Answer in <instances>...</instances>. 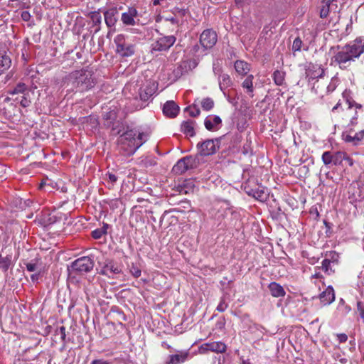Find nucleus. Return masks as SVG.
Listing matches in <instances>:
<instances>
[{
    "mask_svg": "<svg viewBox=\"0 0 364 364\" xmlns=\"http://www.w3.org/2000/svg\"><path fill=\"white\" fill-rule=\"evenodd\" d=\"M339 50L333 56L336 63L342 70H348L352 62L358 58L364 53V38L358 37L343 47L338 46Z\"/></svg>",
    "mask_w": 364,
    "mask_h": 364,
    "instance_id": "f257e3e1",
    "label": "nucleus"
},
{
    "mask_svg": "<svg viewBox=\"0 0 364 364\" xmlns=\"http://www.w3.org/2000/svg\"><path fill=\"white\" fill-rule=\"evenodd\" d=\"M144 134L130 129L120 134L117 139V148L124 155H132L144 143Z\"/></svg>",
    "mask_w": 364,
    "mask_h": 364,
    "instance_id": "f03ea898",
    "label": "nucleus"
},
{
    "mask_svg": "<svg viewBox=\"0 0 364 364\" xmlns=\"http://www.w3.org/2000/svg\"><path fill=\"white\" fill-rule=\"evenodd\" d=\"M73 75L74 77L73 86L77 92H83L95 86V80L89 71H75Z\"/></svg>",
    "mask_w": 364,
    "mask_h": 364,
    "instance_id": "7ed1b4c3",
    "label": "nucleus"
},
{
    "mask_svg": "<svg viewBox=\"0 0 364 364\" xmlns=\"http://www.w3.org/2000/svg\"><path fill=\"white\" fill-rule=\"evenodd\" d=\"M136 89V87L134 85H127L124 87L122 92L127 98H131V96L128 95L129 93L133 97L134 100H137L139 97L140 100L146 102L156 92V86L155 85L154 82H149L146 85L140 87L139 89L138 95H134V94H132L131 92L132 90L135 91Z\"/></svg>",
    "mask_w": 364,
    "mask_h": 364,
    "instance_id": "20e7f679",
    "label": "nucleus"
},
{
    "mask_svg": "<svg viewBox=\"0 0 364 364\" xmlns=\"http://www.w3.org/2000/svg\"><path fill=\"white\" fill-rule=\"evenodd\" d=\"M94 267V261L89 257H82L72 262L68 267L70 274L73 273L83 274L90 272Z\"/></svg>",
    "mask_w": 364,
    "mask_h": 364,
    "instance_id": "39448f33",
    "label": "nucleus"
},
{
    "mask_svg": "<svg viewBox=\"0 0 364 364\" xmlns=\"http://www.w3.org/2000/svg\"><path fill=\"white\" fill-rule=\"evenodd\" d=\"M223 136L214 139H207L197 144V148L201 156H210L216 153L220 149V141Z\"/></svg>",
    "mask_w": 364,
    "mask_h": 364,
    "instance_id": "423d86ee",
    "label": "nucleus"
},
{
    "mask_svg": "<svg viewBox=\"0 0 364 364\" xmlns=\"http://www.w3.org/2000/svg\"><path fill=\"white\" fill-rule=\"evenodd\" d=\"M92 236L95 239H101L104 237V242L105 244L107 243V248L109 250H112L113 240L112 236V227L104 223L101 228H97L92 232Z\"/></svg>",
    "mask_w": 364,
    "mask_h": 364,
    "instance_id": "0eeeda50",
    "label": "nucleus"
},
{
    "mask_svg": "<svg viewBox=\"0 0 364 364\" xmlns=\"http://www.w3.org/2000/svg\"><path fill=\"white\" fill-rule=\"evenodd\" d=\"M218 36L212 29L204 30L200 36V44L203 50L212 48L217 43Z\"/></svg>",
    "mask_w": 364,
    "mask_h": 364,
    "instance_id": "6e6552de",
    "label": "nucleus"
},
{
    "mask_svg": "<svg viewBox=\"0 0 364 364\" xmlns=\"http://www.w3.org/2000/svg\"><path fill=\"white\" fill-rule=\"evenodd\" d=\"M138 16L139 13L136 8L128 7L127 11L122 14L121 21L126 26H134L139 21Z\"/></svg>",
    "mask_w": 364,
    "mask_h": 364,
    "instance_id": "1a4fd4ad",
    "label": "nucleus"
},
{
    "mask_svg": "<svg viewBox=\"0 0 364 364\" xmlns=\"http://www.w3.org/2000/svg\"><path fill=\"white\" fill-rule=\"evenodd\" d=\"M174 36H167L159 38L152 44V50L155 51L168 50L176 42Z\"/></svg>",
    "mask_w": 364,
    "mask_h": 364,
    "instance_id": "9d476101",
    "label": "nucleus"
},
{
    "mask_svg": "<svg viewBox=\"0 0 364 364\" xmlns=\"http://www.w3.org/2000/svg\"><path fill=\"white\" fill-rule=\"evenodd\" d=\"M324 73V70L321 65L311 63L306 70V77L308 79V82L311 83V81L314 80L322 78Z\"/></svg>",
    "mask_w": 364,
    "mask_h": 364,
    "instance_id": "9b49d317",
    "label": "nucleus"
},
{
    "mask_svg": "<svg viewBox=\"0 0 364 364\" xmlns=\"http://www.w3.org/2000/svg\"><path fill=\"white\" fill-rule=\"evenodd\" d=\"M122 36H118L115 42L117 43V53L122 57L131 56L134 53V47L132 44L122 43Z\"/></svg>",
    "mask_w": 364,
    "mask_h": 364,
    "instance_id": "f8f14e48",
    "label": "nucleus"
},
{
    "mask_svg": "<svg viewBox=\"0 0 364 364\" xmlns=\"http://www.w3.org/2000/svg\"><path fill=\"white\" fill-rule=\"evenodd\" d=\"M226 348L227 346L224 343L221 341H214L203 343L200 347V351L203 353L210 351L221 353L225 352Z\"/></svg>",
    "mask_w": 364,
    "mask_h": 364,
    "instance_id": "ddd939ff",
    "label": "nucleus"
},
{
    "mask_svg": "<svg viewBox=\"0 0 364 364\" xmlns=\"http://www.w3.org/2000/svg\"><path fill=\"white\" fill-rule=\"evenodd\" d=\"M246 193L248 196H252L255 199L259 201H265L268 198V191L267 189L263 186H260L258 188H245Z\"/></svg>",
    "mask_w": 364,
    "mask_h": 364,
    "instance_id": "4468645a",
    "label": "nucleus"
},
{
    "mask_svg": "<svg viewBox=\"0 0 364 364\" xmlns=\"http://www.w3.org/2000/svg\"><path fill=\"white\" fill-rule=\"evenodd\" d=\"M222 119L219 116L208 115L204 121V125L207 130L214 132L220 129Z\"/></svg>",
    "mask_w": 364,
    "mask_h": 364,
    "instance_id": "2eb2a0df",
    "label": "nucleus"
},
{
    "mask_svg": "<svg viewBox=\"0 0 364 364\" xmlns=\"http://www.w3.org/2000/svg\"><path fill=\"white\" fill-rule=\"evenodd\" d=\"M179 110L178 105L173 100L167 101L163 107L164 114L169 118H175Z\"/></svg>",
    "mask_w": 364,
    "mask_h": 364,
    "instance_id": "dca6fc26",
    "label": "nucleus"
},
{
    "mask_svg": "<svg viewBox=\"0 0 364 364\" xmlns=\"http://www.w3.org/2000/svg\"><path fill=\"white\" fill-rule=\"evenodd\" d=\"M319 299L321 303L324 306L331 304L335 299L334 290L333 287H328L322 293L320 294Z\"/></svg>",
    "mask_w": 364,
    "mask_h": 364,
    "instance_id": "f3484780",
    "label": "nucleus"
},
{
    "mask_svg": "<svg viewBox=\"0 0 364 364\" xmlns=\"http://www.w3.org/2000/svg\"><path fill=\"white\" fill-rule=\"evenodd\" d=\"M312 84V91L315 92L320 98H323L326 94V82L324 80H316Z\"/></svg>",
    "mask_w": 364,
    "mask_h": 364,
    "instance_id": "a211bd4d",
    "label": "nucleus"
},
{
    "mask_svg": "<svg viewBox=\"0 0 364 364\" xmlns=\"http://www.w3.org/2000/svg\"><path fill=\"white\" fill-rule=\"evenodd\" d=\"M196 122L191 119L183 121L181 125V131L184 134L189 136H194L196 135L195 127Z\"/></svg>",
    "mask_w": 364,
    "mask_h": 364,
    "instance_id": "6ab92c4d",
    "label": "nucleus"
},
{
    "mask_svg": "<svg viewBox=\"0 0 364 364\" xmlns=\"http://www.w3.org/2000/svg\"><path fill=\"white\" fill-rule=\"evenodd\" d=\"M11 65V60L5 50H0V75L8 70Z\"/></svg>",
    "mask_w": 364,
    "mask_h": 364,
    "instance_id": "aec40b11",
    "label": "nucleus"
},
{
    "mask_svg": "<svg viewBox=\"0 0 364 364\" xmlns=\"http://www.w3.org/2000/svg\"><path fill=\"white\" fill-rule=\"evenodd\" d=\"M234 67L235 71L242 76L246 75L250 70V65L244 60H236Z\"/></svg>",
    "mask_w": 364,
    "mask_h": 364,
    "instance_id": "412c9836",
    "label": "nucleus"
},
{
    "mask_svg": "<svg viewBox=\"0 0 364 364\" xmlns=\"http://www.w3.org/2000/svg\"><path fill=\"white\" fill-rule=\"evenodd\" d=\"M268 288L270 291L271 295L274 297H282L284 296L286 292L284 288L276 282H271Z\"/></svg>",
    "mask_w": 364,
    "mask_h": 364,
    "instance_id": "4be33fe9",
    "label": "nucleus"
},
{
    "mask_svg": "<svg viewBox=\"0 0 364 364\" xmlns=\"http://www.w3.org/2000/svg\"><path fill=\"white\" fill-rule=\"evenodd\" d=\"M100 273L106 276L108 279H112L114 277V263L111 260L106 261L102 267Z\"/></svg>",
    "mask_w": 364,
    "mask_h": 364,
    "instance_id": "5701e85b",
    "label": "nucleus"
},
{
    "mask_svg": "<svg viewBox=\"0 0 364 364\" xmlns=\"http://www.w3.org/2000/svg\"><path fill=\"white\" fill-rule=\"evenodd\" d=\"M218 80L220 88L223 92L225 90L230 87L232 85V81L228 74L224 73L220 75Z\"/></svg>",
    "mask_w": 364,
    "mask_h": 364,
    "instance_id": "b1692460",
    "label": "nucleus"
},
{
    "mask_svg": "<svg viewBox=\"0 0 364 364\" xmlns=\"http://www.w3.org/2000/svg\"><path fill=\"white\" fill-rule=\"evenodd\" d=\"M28 91V87L26 86V85L23 82H19L16 85V86L13 90H9L8 94H9L11 95H18V94L23 95L24 93L27 92Z\"/></svg>",
    "mask_w": 364,
    "mask_h": 364,
    "instance_id": "393cba45",
    "label": "nucleus"
},
{
    "mask_svg": "<svg viewBox=\"0 0 364 364\" xmlns=\"http://www.w3.org/2000/svg\"><path fill=\"white\" fill-rule=\"evenodd\" d=\"M253 79L254 76L252 75H248L246 79L242 82V86L243 88L247 89V92L249 94H251L252 97L253 95Z\"/></svg>",
    "mask_w": 364,
    "mask_h": 364,
    "instance_id": "a878e982",
    "label": "nucleus"
},
{
    "mask_svg": "<svg viewBox=\"0 0 364 364\" xmlns=\"http://www.w3.org/2000/svg\"><path fill=\"white\" fill-rule=\"evenodd\" d=\"M272 78L274 83L277 85L281 86L284 84V78H285V73L279 70H277L274 72L272 75Z\"/></svg>",
    "mask_w": 364,
    "mask_h": 364,
    "instance_id": "bb28decb",
    "label": "nucleus"
},
{
    "mask_svg": "<svg viewBox=\"0 0 364 364\" xmlns=\"http://www.w3.org/2000/svg\"><path fill=\"white\" fill-rule=\"evenodd\" d=\"M350 161L346 154L343 151L333 152V164L337 166L341 164L343 160Z\"/></svg>",
    "mask_w": 364,
    "mask_h": 364,
    "instance_id": "cd10ccee",
    "label": "nucleus"
},
{
    "mask_svg": "<svg viewBox=\"0 0 364 364\" xmlns=\"http://www.w3.org/2000/svg\"><path fill=\"white\" fill-rule=\"evenodd\" d=\"M120 330H117L118 333H121L119 344H122L124 343H127L129 341V334L127 329L124 326L122 323H119Z\"/></svg>",
    "mask_w": 364,
    "mask_h": 364,
    "instance_id": "c85d7f7f",
    "label": "nucleus"
},
{
    "mask_svg": "<svg viewBox=\"0 0 364 364\" xmlns=\"http://www.w3.org/2000/svg\"><path fill=\"white\" fill-rule=\"evenodd\" d=\"M173 171L176 173L181 174L188 171V168L183 161V159L178 160L176 165L173 167Z\"/></svg>",
    "mask_w": 364,
    "mask_h": 364,
    "instance_id": "c756f323",
    "label": "nucleus"
},
{
    "mask_svg": "<svg viewBox=\"0 0 364 364\" xmlns=\"http://www.w3.org/2000/svg\"><path fill=\"white\" fill-rule=\"evenodd\" d=\"M200 105L204 111H210L215 105L213 100L210 97L203 98L200 102Z\"/></svg>",
    "mask_w": 364,
    "mask_h": 364,
    "instance_id": "7c9ffc66",
    "label": "nucleus"
},
{
    "mask_svg": "<svg viewBox=\"0 0 364 364\" xmlns=\"http://www.w3.org/2000/svg\"><path fill=\"white\" fill-rule=\"evenodd\" d=\"M187 358V354L184 355H170V360L167 363V364H179L181 363H183Z\"/></svg>",
    "mask_w": 364,
    "mask_h": 364,
    "instance_id": "2f4dec72",
    "label": "nucleus"
},
{
    "mask_svg": "<svg viewBox=\"0 0 364 364\" xmlns=\"http://www.w3.org/2000/svg\"><path fill=\"white\" fill-rule=\"evenodd\" d=\"M11 263V256L2 257L0 255V269L4 272H6Z\"/></svg>",
    "mask_w": 364,
    "mask_h": 364,
    "instance_id": "473e14b6",
    "label": "nucleus"
},
{
    "mask_svg": "<svg viewBox=\"0 0 364 364\" xmlns=\"http://www.w3.org/2000/svg\"><path fill=\"white\" fill-rule=\"evenodd\" d=\"M185 112H187L188 114L192 117H196L200 115V110L198 105L193 104L185 108Z\"/></svg>",
    "mask_w": 364,
    "mask_h": 364,
    "instance_id": "72a5a7b5",
    "label": "nucleus"
},
{
    "mask_svg": "<svg viewBox=\"0 0 364 364\" xmlns=\"http://www.w3.org/2000/svg\"><path fill=\"white\" fill-rule=\"evenodd\" d=\"M105 23L108 27L114 26V11L110 9L104 14Z\"/></svg>",
    "mask_w": 364,
    "mask_h": 364,
    "instance_id": "f704fd0d",
    "label": "nucleus"
},
{
    "mask_svg": "<svg viewBox=\"0 0 364 364\" xmlns=\"http://www.w3.org/2000/svg\"><path fill=\"white\" fill-rule=\"evenodd\" d=\"M29 93L28 91L23 94V96L21 97V99H18V97H16L14 100L15 101H19L20 105L23 107H28L30 106L31 102L28 97Z\"/></svg>",
    "mask_w": 364,
    "mask_h": 364,
    "instance_id": "c9c22d12",
    "label": "nucleus"
},
{
    "mask_svg": "<svg viewBox=\"0 0 364 364\" xmlns=\"http://www.w3.org/2000/svg\"><path fill=\"white\" fill-rule=\"evenodd\" d=\"M321 159L323 163L326 166L333 164V152L324 151L322 154Z\"/></svg>",
    "mask_w": 364,
    "mask_h": 364,
    "instance_id": "e433bc0d",
    "label": "nucleus"
},
{
    "mask_svg": "<svg viewBox=\"0 0 364 364\" xmlns=\"http://www.w3.org/2000/svg\"><path fill=\"white\" fill-rule=\"evenodd\" d=\"M343 99L348 105V109L353 107V99L351 97V92L350 90H345L342 93Z\"/></svg>",
    "mask_w": 364,
    "mask_h": 364,
    "instance_id": "4c0bfd02",
    "label": "nucleus"
},
{
    "mask_svg": "<svg viewBox=\"0 0 364 364\" xmlns=\"http://www.w3.org/2000/svg\"><path fill=\"white\" fill-rule=\"evenodd\" d=\"M183 159L188 168V170L194 168L196 167V159L193 156H188L183 157Z\"/></svg>",
    "mask_w": 364,
    "mask_h": 364,
    "instance_id": "58836bf2",
    "label": "nucleus"
},
{
    "mask_svg": "<svg viewBox=\"0 0 364 364\" xmlns=\"http://www.w3.org/2000/svg\"><path fill=\"white\" fill-rule=\"evenodd\" d=\"M331 259H324L322 262V269L327 273L328 274H330L333 271L331 269Z\"/></svg>",
    "mask_w": 364,
    "mask_h": 364,
    "instance_id": "ea45409f",
    "label": "nucleus"
},
{
    "mask_svg": "<svg viewBox=\"0 0 364 364\" xmlns=\"http://www.w3.org/2000/svg\"><path fill=\"white\" fill-rule=\"evenodd\" d=\"M331 8L332 6H330L328 4H321L320 9V17L322 18H326L328 16L329 11L331 9Z\"/></svg>",
    "mask_w": 364,
    "mask_h": 364,
    "instance_id": "a19ab883",
    "label": "nucleus"
},
{
    "mask_svg": "<svg viewBox=\"0 0 364 364\" xmlns=\"http://www.w3.org/2000/svg\"><path fill=\"white\" fill-rule=\"evenodd\" d=\"M228 307V304L226 302L225 297L223 296L220 299V303L218 305L216 309L220 312L225 311Z\"/></svg>",
    "mask_w": 364,
    "mask_h": 364,
    "instance_id": "79ce46f5",
    "label": "nucleus"
},
{
    "mask_svg": "<svg viewBox=\"0 0 364 364\" xmlns=\"http://www.w3.org/2000/svg\"><path fill=\"white\" fill-rule=\"evenodd\" d=\"M337 80L336 79H332L331 81L329 82V84L326 83V94L332 92L334 91L337 87Z\"/></svg>",
    "mask_w": 364,
    "mask_h": 364,
    "instance_id": "37998d69",
    "label": "nucleus"
},
{
    "mask_svg": "<svg viewBox=\"0 0 364 364\" xmlns=\"http://www.w3.org/2000/svg\"><path fill=\"white\" fill-rule=\"evenodd\" d=\"M302 45V41L299 38H296L292 44V50L294 51H299L301 50V47Z\"/></svg>",
    "mask_w": 364,
    "mask_h": 364,
    "instance_id": "c03bdc74",
    "label": "nucleus"
},
{
    "mask_svg": "<svg viewBox=\"0 0 364 364\" xmlns=\"http://www.w3.org/2000/svg\"><path fill=\"white\" fill-rule=\"evenodd\" d=\"M56 334L60 335V338L62 341H65L66 334H65V326H60L59 328L56 329L55 331Z\"/></svg>",
    "mask_w": 364,
    "mask_h": 364,
    "instance_id": "a18cd8bd",
    "label": "nucleus"
},
{
    "mask_svg": "<svg viewBox=\"0 0 364 364\" xmlns=\"http://www.w3.org/2000/svg\"><path fill=\"white\" fill-rule=\"evenodd\" d=\"M364 139V130H362L359 132H357L354 134L355 139V145L358 144V143Z\"/></svg>",
    "mask_w": 364,
    "mask_h": 364,
    "instance_id": "49530a36",
    "label": "nucleus"
},
{
    "mask_svg": "<svg viewBox=\"0 0 364 364\" xmlns=\"http://www.w3.org/2000/svg\"><path fill=\"white\" fill-rule=\"evenodd\" d=\"M130 272L136 278L139 277L141 275V269L134 264L130 268Z\"/></svg>",
    "mask_w": 364,
    "mask_h": 364,
    "instance_id": "de8ad7c7",
    "label": "nucleus"
},
{
    "mask_svg": "<svg viewBox=\"0 0 364 364\" xmlns=\"http://www.w3.org/2000/svg\"><path fill=\"white\" fill-rule=\"evenodd\" d=\"M192 51L194 53V55H196L197 56H200V55H205V53H204L205 50H203V51H201L200 48V46L198 44L195 45L193 47Z\"/></svg>",
    "mask_w": 364,
    "mask_h": 364,
    "instance_id": "09e8293b",
    "label": "nucleus"
},
{
    "mask_svg": "<svg viewBox=\"0 0 364 364\" xmlns=\"http://www.w3.org/2000/svg\"><path fill=\"white\" fill-rule=\"evenodd\" d=\"M326 256L328 257L327 259H331V263L337 262L338 258V255L336 252H333V251L330 252L328 254H326Z\"/></svg>",
    "mask_w": 364,
    "mask_h": 364,
    "instance_id": "8fccbe9b",
    "label": "nucleus"
},
{
    "mask_svg": "<svg viewBox=\"0 0 364 364\" xmlns=\"http://www.w3.org/2000/svg\"><path fill=\"white\" fill-rule=\"evenodd\" d=\"M343 138L346 142L352 143L353 145H355L354 135L352 136L349 134H343Z\"/></svg>",
    "mask_w": 364,
    "mask_h": 364,
    "instance_id": "3c124183",
    "label": "nucleus"
},
{
    "mask_svg": "<svg viewBox=\"0 0 364 364\" xmlns=\"http://www.w3.org/2000/svg\"><path fill=\"white\" fill-rule=\"evenodd\" d=\"M26 269L28 272H34V271L37 270V269H38L37 265L35 263H26Z\"/></svg>",
    "mask_w": 364,
    "mask_h": 364,
    "instance_id": "603ef678",
    "label": "nucleus"
},
{
    "mask_svg": "<svg viewBox=\"0 0 364 364\" xmlns=\"http://www.w3.org/2000/svg\"><path fill=\"white\" fill-rule=\"evenodd\" d=\"M250 151H251L250 143L247 141L243 145L242 153L246 155V154H248Z\"/></svg>",
    "mask_w": 364,
    "mask_h": 364,
    "instance_id": "864d4df0",
    "label": "nucleus"
},
{
    "mask_svg": "<svg viewBox=\"0 0 364 364\" xmlns=\"http://www.w3.org/2000/svg\"><path fill=\"white\" fill-rule=\"evenodd\" d=\"M31 15L28 11H24L21 13V18L24 21H28L31 19Z\"/></svg>",
    "mask_w": 364,
    "mask_h": 364,
    "instance_id": "5fc2aeb1",
    "label": "nucleus"
},
{
    "mask_svg": "<svg viewBox=\"0 0 364 364\" xmlns=\"http://www.w3.org/2000/svg\"><path fill=\"white\" fill-rule=\"evenodd\" d=\"M337 338L341 343L346 342L348 339V336L346 333H338L337 334Z\"/></svg>",
    "mask_w": 364,
    "mask_h": 364,
    "instance_id": "6e6d98bb",
    "label": "nucleus"
},
{
    "mask_svg": "<svg viewBox=\"0 0 364 364\" xmlns=\"http://www.w3.org/2000/svg\"><path fill=\"white\" fill-rule=\"evenodd\" d=\"M221 68L220 66H216L215 64H213V72L215 75H222L221 74Z\"/></svg>",
    "mask_w": 364,
    "mask_h": 364,
    "instance_id": "4d7b16f0",
    "label": "nucleus"
},
{
    "mask_svg": "<svg viewBox=\"0 0 364 364\" xmlns=\"http://www.w3.org/2000/svg\"><path fill=\"white\" fill-rule=\"evenodd\" d=\"M336 0H322L321 1V4H328V6H335L336 7H337L336 4H334L333 2L335 1Z\"/></svg>",
    "mask_w": 364,
    "mask_h": 364,
    "instance_id": "13d9d810",
    "label": "nucleus"
},
{
    "mask_svg": "<svg viewBox=\"0 0 364 364\" xmlns=\"http://www.w3.org/2000/svg\"><path fill=\"white\" fill-rule=\"evenodd\" d=\"M91 364H111V363L103 360H95L91 363Z\"/></svg>",
    "mask_w": 364,
    "mask_h": 364,
    "instance_id": "bf43d9fd",
    "label": "nucleus"
},
{
    "mask_svg": "<svg viewBox=\"0 0 364 364\" xmlns=\"http://www.w3.org/2000/svg\"><path fill=\"white\" fill-rule=\"evenodd\" d=\"M353 107H355L356 109H362L364 112V105L358 104V103L355 102L354 100H353Z\"/></svg>",
    "mask_w": 364,
    "mask_h": 364,
    "instance_id": "052dcab7",
    "label": "nucleus"
},
{
    "mask_svg": "<svg viewBox=\"0 0 364 364\" xmlns=\"http://www.w3.org/2000/svg\"><path fill=\"white\" fill-rule=\"evenodd\" d=\"M39 277H40V274L39 273H38V274H33L31 276V279L32 282H37L38 280Z\"/></svg>",
    "mask_w": 364,
    "mask_h": 364,
    "instance_id": "680f3d73",
    "label": "nucleus"
},
{
    "mask_svg": "<svg viewBox=\"0 0 364 364\" xmlns=\"http://www.w3.org/2000/svg\"><path fill=\"white\" fill-rule=\"evenodd\" d=\"M112 112H106L103 114L104 119L106 120L112 119Z\"/></svg>",
    "mask_w": 364,
    "mask_h": 364,
    "instance_id": "e2e57ef3",
    "label": "nucleus"
},
{
    "mask_svg": "<svg viewBox=\"0 0 364 364\" xmlns=\"http://www.w3.org/2000/svg\"><path fill=\"white\" fill-rule=\"evenodd\" d=\"M358 119L357 112H355V115L352 117L350 120V125H354L357 123L356 120Z\"/></svg>",
    "mask_w": 364,
    "mask_h": 364,
    "instance_id": "0e129e2a",
    "label": "nucleus"
},
{
    "mask_svg": "<svg viewBox=\"0 0 364 364\" xmlns=\"http://www.w3.org/2000/svg\"><path fill=\"white\" fill-rule=\"evenodd\" d=\"M224 325H225L224 321H219L216 323L217 327L220 329H222L224 327Z\"/></svg>",
    "mask_w": 364,
    "mask_h": 364,
    "instance_id": "69168bd1",
    "label": "nucleus"
},
{
    "mask_svg": "<svg viewBox=\"0 0 364 364\" xmlns=\"http://www.w3.org/2000/svg\"><path fill=\"white\" fill-rule=\"evenodd\" d=\"M341 106V102L339 100L336 105L333 107L332 112H334L335 110H337Z\"/></svg>",
    "mask_w": 364,
    "mask_h": 364,
    "instance_id": "338daca9",
    "label": "nucleus"
},
{
    "mask_svg": "<svg viewBox=\"0 0 364 364\" xmlns=\"http://www.w3.org/2000/svg\"><path fill=\"white\" fill-rule=\"evenodd\" d=\"M250 0H235V3L237 5H242L245 3H247Z\"/></svg>",
    "mask_w": 364,
    "mask_h": 364,
    "instance_id": "774afa93",
    "label": "nucleus"
}]
</instances>
